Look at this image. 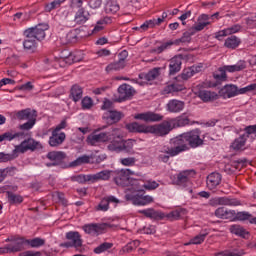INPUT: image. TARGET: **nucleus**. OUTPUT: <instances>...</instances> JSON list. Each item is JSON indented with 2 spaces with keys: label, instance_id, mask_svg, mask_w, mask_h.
<instances>
[{
  "label": "nucleus",
  "instance_id": "nucleus-36",
  "mask_svg": "<svg viewBox=\"0 0 256 256\" xmlns=\"http://www.w3.org/2000/svg\"><path fill=\"white\" fill-rule=\"evenodd\" d=\"M247 68V63L245 61L240 60L234 65L224 66V70L228 73H237V71H243V69Z\"/></svg>",
  "mask_w": 256,
  "mask_h": 256
},
{
  "label": "nucleus",
  "instance_id": "nucleus-31",
  "mask_svg": "<svg viewBox=\"0 0 256 256\" xmlns=\"http://www.w3.org/2000/svg\"><path fill=\"white\" fill-rule=\"evenodd\" d=\"M221 93L225 99H231L232 97H237V95H239L237 86L233 84L224 86L221 89Z\"/></svg>",
  "mask_w": 256,
  "mask_h": 256
},
{
  "label": "nucleus",
  "instance_id": "nucleus-16",
  "mask_svg": "<svg viewBox=\"0 0 256 256\" xmlns=\"http://www.w3.org/2000/svg\"><path fill=\"white\" fill-rule=\"evenodd\" d=\"M134 119L138 121H144L145 123H155L157 121H163V115L155 112L138 113L134 116Z\"/></svg>",
  "mask_w": 256,
  "mask_h": 256
},
{
  "label": "nucleus",
  "instance_id": "nucleus-5",
  "mask_svg": "<svg viewBox=\"0 0 256 256\" xmlns=\"http://www.w3.org/2000/svg\"><path fill=\"white\" fill-rule=\"evenodd\" d=\"M189 123L190 120L187 116H179L163 121L162 123H160L162 137H165V135H169V133H171L173 129L185 127L186 125H189Z\"/></svg>",
  "mask_w": 256,
  "mask_h": 256
},
{
  "label": "nucleus",
  "instance_id": "nucleus-62",
  "mask_svg": "<svg viewBox=\"0 0 256 256\" xmlns=\"http://www.w3.org/2000/svg\"><path fill=\"white\" fill-rule=\"evenodd\" d=\"M172 45H173L172 41L163 43L161 46L156 48V52L163 53V51H167V49H171Z\"/></svg>",
  "mask_w": 256,
  "mask_h": 256
},
{
  "label": "nucleus",
  "instance_id": "nucleus-8",
  "mask_svg": "<svg viewBox=\"0 0 256 256\" xmlns=\"http://www.w3.org/2000/svg\"><path fill=\"white\" fill-rule=\"evenodd\" d=\"M197 172L194 169L184 170L179 172L176 176H173V185H178V187H191V179L195 178Z\"/></svg>",
  "mask_w": 256,
  "mask_h": 256
},
{
  "label": "nucleus",
  "instance_id": "nucleus-35",
  "mask_svg": "<svg viewBox=\"0 0 256 256\" xmlns=\"http://www.w3.org/2000/svg\"><path fill=\"white\" fill-rule=\"evenodd\" d=\"M120 6L119 3H117L116 0H107L104 6V11L105 13H107L108 15H115V13H117V11H119Z\"/></svg>",
  "mask_w": 256,
  "mask_h": 256
},
{
  "label": "nucleus",
  "instance_id": "nucleus-25",
  "mask_svg": "<svg viewBox=\"0 0 256 256\" xmlns=\"http://www.w3.org/2000/svg\"><path fill=\"white\" fill-rule=\"evenodd\" d=\"M113 24V17L111 16H104L100 20L96 22V25L94 26L92 33H100V31H103L105 27L108 25Z\"/></svg>",
  "mask_w": 256,
  "mask_h": 256
},
{
  "label": "nucleus",
  "instance_id": "nucleus-43",
  "mask_svg": "<svg viewBox=\"0 0 256 256\" xmlns=\"http://www.w3.org/2000/svg\"><path fill=\"white\" fill-rule=\"evenodd\" d=\"M70 97L77 103V101H81L83 97V89L79 85H74L70 91Z\"/></svg>",
  "mask_w": 256,
  "mask_h": 256
},
{
  "label": "nucleus",
  "instance_id": "nucleus-58",
  "mask_svg": "<svg viewBox=\"0 0 256 256\" xmlns=\"http://www.w3.org/2000/svg\"><path fill=\"white\" fill-rule=\"evenodd\" d=\"M96 211H102L106 212L109 211V202H107V199L104 197L100 203L96 206Z\"/></svg>",
  "mask_w": 256,
  "mask_h": 256
},
{
  "label": "nucleus",
  "instance_id": "nucleus-61",
  "mask_svg": "<svg viewBox=\"0 0 256 256\" xmlns=\"http://www.w3.org/2000/svg\"><path fill=\"white\" fill-rule=\"evenodd\" d=\"M141 245V242L139 240H134L126 245V251L127 253H131V251H135L137 247Z\"/></svg>",
  "mask_w": 256,
  "mask_h": 256
},
{
  "label": "nucleus",
  "instance_id": "nucleus-18",
  "mask_svg": "<svg viewBox=\"0 0 256 256\" xmlns=\"http://www.w3.org/2000/svg\"><path fill=\"white\" fill-rule=\"evenodd\" d=\"M47 159H49V161H52V163H47L46 166L47 167H55L57 165H61V163H63V161H65V152L62 151H52L49 152L46 155Z\"/></svg>",
  "mask_w": 256,
  "mask_h": 256
},
{
  "label": "nucleus",
  "instance_id": "nucleus-38",
  "mask_svg": "<svg viewBox=\"0 0 256 256\" xmlns=\"http://www.w3.org/2000/svg\"><path fill=\"white\" fill-rule=\"evenodd\" d=\"M239 45H241V39L235 35L228 37L224 43V47L227 49H237Z\"/></svg>",
  "mask_w": 256,
  "mask_h": 256
},
{
  "label": "nucleus",
  "instance_id": "nucleus-32",
  "mask_svg": "<svg viewBox=\"0 0 256 256\" xmlns=\"http://www.w3.org/2000/svg\"><path fill=\"white\" fill-rule=\"evenodd\" d=\"M89 17V11L80 8L75 14L74 21L77 25H84V23L89 21Z\"/></svg>",
  "mask_w": 256,
  "mask_h": 256
},
{
  "label": "nucleus",
  "instance_id": "nucleus-9",
  "mask_svg": "<svg viewBox=\"0 0 256 256\" xmlns=\"http://www.w3.org/2000/svg\"><path fill=\"white\" fill-rule=\"evenodd\" d=\"M177 13H179V9L177 8L173 9L172 12L168 10L167 12H163L161 17L146 20L140 27H136L135 29L138 31H147L148 29H153L154 27L161 25V23H164L165 19H167L169 15H177Z\"/></svg>",
  "mask_w": 256,
  "mask_h": 256
},
{
  "label": "nucleus",
  "instance_id": "nucleus-41",
  "mask_svg": "<svg viewBox=\"0 0 256 256\" xmlns=\"http://www.w3.org/2000/svg\"><path fill=\"white\" fill-rule=\"evenodd\" d=\"M8 203L10 205H21L23 203V196L15 194L11 191L6 192Z\"/></svg>",
  "mask_w": 256,
  "mask_h": 256
},
{
  "label": "nucleus",
  "instance_id": "nucleus-51",
  "mask_svg": "<svg viewBox=\"0 0 256 256\" xmlns=\"http://www.w3.org/2000/svg\"><path fill=\"white\" fill-rule=\"evenodd\" d=\"M64 2V0H54L53 2L46 4L44 10L46 11V13H51L53 9H59V7H61V4Z\"/></svg>",
  "mask_w": 256,
  "mask_h": 256
},
{
  "label": "nucleus",
  "instance_id": "nucleus-63",
  "mask_svg": "<svg viewBox=\"0 0 256 256\" xmlns=\"http://www.w3.org/2000/svg\"><path fill=\"white\" fill-rule=\"evenodd\" d=\"M246 165H247L246 158H240L233 162V167H235V169H240V167H245Z\"/></svg>",
  "mask_w": 256,
  "mask_h": 256
},
{
  "label": "nucleus",
  "instance_id": "nucleus-21",
  "mask_svg": "<svg viewBox=\"0 0 256 256\" xmlns=\"http://www.w3.org/2000/svg\"><path fill=\"white\" fill-rule=\"evenodd\" d=\"M14 119H19V121L37 119V111L27 108L18 112H14Z\"/></svg>",
  "mask_w": 256,
  "mask_h": 256
},
{
  "label": "nucleus",
  "instance_id": "nucleus-57",
  "mask_svg": "<svg viewBox=\"0 0 256 256\" xmlns=\"http://www.w3.org/2000/svg\"><path fill=\"white\" fill-rule=\"evenodd\" d=\"M37 121V118H30L26 123L20 125V129L22 131H29V129H33L35 123Z\"/></svg>",
  "mask_w": 256,
  "mask_h": 256
},
{
  "label": "nucleus",
  "instance_id": "nucleus-23",
  "mask_svg": "<svg viewBox=\"0 0 256 256\" xmlns=\"http://www.w3.org/2000/svg\"><path fill=\"white\" fill-rule=\"evenodd\" d=\"M206 185L210 191H214V189H217V187L221 185V174L213 172L208 175Z\"/></svg>",
  "mask_w": 256,
  "mask_h": 256
},
{
  "label": "nucleus",
  "instance_id": "nucleus-11",
  "mask_svg": "<svg viewBox=\"0 0 256 256\" xmlns=\"http://www.w3.org/2000/svg\"><path fill=\"white\" fill-rule=\"evenodd\" d=\"M62 129H65V120H62L52 131V135L49 138L50 147H59L65 141V133H63Z\"/></svg>",
  "mask_w": 256,
  "mask_h": 256
},
{
  "label": "nucleus",
  "instance_id": "nucleus-64",
  "mask_svg": "<svg viewBox=\"0 0 256 256\" xmlns=\"http://www.w3.org/2000/svg\"><path fill=\"white\" fill-rule=\"evenodd\" d=\"M82 107L84 109H91L93 107V100L89 97H85L82 99Z\"/></svg>",
  "mask_w": 256,
  "mask_h": 256
},
{
  "label": "nucleus",
  "instance_id": "nucleus-54",
  "mask_svg": "<svg viewBox=\"0 0 256 256\" xmlns=\"http://www.w3.org/2000/svg\"><path fill=\"white\" fill-rule=\"evenodd\" d=\"M213 77L216 81H225V79H227V71L224 67L219 68L218 72H215Z\"/></svg>",
  "mask_w": 256,
  "mask_h": 256
},
{
  "label": "nucleus",
  "instance_id": "nucleus-37",
  "mask_svg": "<svg viewBox=\"0 0 256 256\" xmlns=\"http://www.w3.org/2000/svg\"><path fill=\"white\" fill-rule=\"evenodd\" d=\"M93 159V156L89 155H82L78 157L76 160L72 161L69 164V167H81V165H87L91 163V160Z\"/></svg>",
  "mask_w": 256,
  "mask_h": 256
},
{
  "label": "nucleus",
  "instance_id": "nucleus-46",
  "mask_svg": "<svg viewBox=\"0 0 256 256\" xmlns=\"http://www.w3.org/2000/svg\"><path fill=\"white\" fill-rule=\"evenodd\" d=\"M15 173H17V168L15 167L0 169V183H3L6 177H13Z\"/></svg>",
  "mask_w": 256,
  "mask_h": 256
},
{
  "label": "nucleus",
  "instance_id": "nucleus-15",
  "mask_svg": "<svg viewBox=\"0 0 256 256\" xmlns=\"http://www.w3.org/2000/svg\"><path fill=\"white\" fill-rule=\"evenodd\" d=\"M66 239H68L69 242L65 243V247H75V249L81 251L83 240H81V234H79V232H68Z\"/></svg>",
  "mask_w": 256,
  "mask_h": 256
},
{
  "label": "nucleus",
  "instance_id": "nucleus-2",
  "mask_svg": "<svg viewBox=\"0 0 256 256\" xmlns=\"http://www.w3.org/2000/svg\"><path fill=\"white\" fill-rule=\"evenodd\" d=\"M170 145L171 147L164 146L162 148V153H167L170 157H177V155H181V153H185V151L191 149L184 133L172 138L170 140Z\"/></svg>",
  "mask_w": 256,
  "mask_h": 256
},
{
  "label": "nucleus",
  "instance_id": "nucleus-26",
  "mask_svg": "<svg viewBox=\"0 0 256 256\" xmlns=\"http://www.w3.org/2000/svg\"><path fill=\"white\" fill-rule=\"evenodd\" d=\"M248 139H249V135H247V134L240 135L238 138H236L232 142L231 149H233V151L245 150V145H246Z\"/></svg>",
  "mask_w": 256,
  "mask_h": 256
},
{
  "label": "nucleus",
  "instance_id": "nucleus-47",
  "mask_svg": "<svg viewBox=\"0 0 256 256\" xmlns=\"http://www.w3.org/2000/svg\"><path fill=\"white\" fill-rule=\"evenodd\" d=\"M140 213L145 215V217H149L150 219H163V214L155 211L153 208L141 210Z\"/></svg>",
  "mask_w": 256,
  "mask_h": 256
},
{
  "label": "nucleus",
  "instance_id": "nucleus-27",
  "mask_svg": "<svg viewBox=\"0 0 256 256\" xmlns=\"http://www.w3.org/2000/svg\"><path fill=\"white\" fill-rule=\"evenodd\" d=\"M129 175H133V171H131V169H122L118 172L117 176L114 178L116 185H127Z\"/></svg>",
  "mask_w": 256,
  "mask_h": 256
},
{
  "label": "nucleus",
  "instance_id": "nucleus-19",
  "mask_svg": "<svg viewBox=\"0 0 256 256\" xmlns=\"http://www.w3.org/2000/svg\"><path fill=\"white\" fill-rule=\"evenodd\" d=\"M183 65V55H176L169 60V75H177Z\"/></svg>",
  "mask_w": 256,
  "mask_h": 256
},
{
  "label": "nucleus",
  "instance_id": "nucleus-45",
  "mask_svg": "<svg viewBox=\"0 0 256 256\" xmlns=\"http://www.w3.org/2000/svg\"><path fill=\"white\" fill-rule=\"evenodd\" d=\"M23 133L21 132H13L8 131L0 135V143L3 141H13V139H17L18 137H22Z\"/></svg>",
  "mask_w": 256,
  "mask_h": 256
},
{
  "label": "nucleus",
  "instance_id": "nucleus-50",
  "mask_svg": "<svg viewBox=\"0 0 256 256\" xmlns=\"http://www.w3.org/2000/svg\"><path fill=\"white\" fill-rule=\"evenodd\" d=\"M112 247H113V243L104 242L94 249V253H96V255H101V253H105V251H109V249H111Z\"/></svg>",
  "mask_w": 256,
  "mask_h": 256
},
{
  "label": "nucleus",
  "instance_id": "nucleus-60",
  "mask_svg": "<svg viewBox=\"0 0 256 256\" xmlns=\"http://www.w3.org/2000/svg\"><path fill=\"white\" fill-rule=\"evenodd\" d=\"M242 29L243 27L240 24H235L226 28V31L228 32V35H235V33H239Z\"/></svg>",
  "mask_w": 256,
  "mask_h": 256
},
{
  "label": "nucleus",
  "instance_id": "nucleus-44",
  "mask_svg": "<svg viewBox=\"0 0 256 256\" xmlns=\"http://www.w3.org/2000/svg\"><path fill=\"white\" fill-rule=\"evenodd\" d=\"M197 95L205 103H207V101H211V100L215 99V97H217V94H215V92H211V91L205 90V89L199 90Z\"/></svg>",
  "mask_w": 256,
  "mask_h": 256
},
{
  "label": "nucleus",
  "instance_id": "nucleus-42",
  "mask_svg": "<svg viewBox=\"0 0 256 256\" xmlns=\"http://www.w3.org/2000/svg\"><path fill=\"white\" fill-rule=\"evenodd\" d=\"M161 75V68H154L150 70L147 74H140V79H145V81H154L158 76Z\"/></svg>",
  "mask_w": 256,
  "mask_h": 256
},
{
  "label": "nucleus",
  "instance_id": "nucleus-49",
  "mask_svg": "<svg viewBox=\"0 0 256 256\" xmlns=\"http://www.w3.org/2000/svg\"><path fill=\"white\" fill-rule=\"evenodd\" d=\"M25 243H27V245H30V247L32 248H38V247H43V245H45V239L43 238H34L30 240L25 239Z\"/></svg>",
  "mask_w": 256,
  "mask_h": 256
},
{
  "label": "nucleus",
  "instance_id": "nucleus-22",
  "mask_svg": "<svg viewBox=\"0 0 256 256\" xmlns=\"http://www.w3.org/2000/svg\"><path fill=\"white\" fill-rule=\"evenodd\" d=\"M185 109V102L177 99L169 100L166 104V111L168 113H181Z\"/></svg>",
  "mask_w": 256,
  "mask_h": 256
},
{
  "label": "nucleus",
  "instance_id": "nucleus-53",
  "mask_svg": "<svg viewBox=\"0 0 256 256\" xmlns=\"http://www.w3.org/2000/svg\"><path fill=\"white\" fill-rule=\"evenodd\" d=\"M206 237H207V234H198L194 238L190 239V241L185 245H201V243L205 241Z\"/></svg>",
  "mask_w": 256,
  "mask_h": 256
},
{
  "label": "nucleus",
  "instance_id": "nucleus-52",
  "mask_svg": "<svg viewBox=\"0 0 256 256\" xmlns=\"http://www.w3.org/2000/svg\"><path fill=\"white\" fill-rule=\"evenodd\" d=\"M71 180L76 181V183H87L88 181L92 182V177H91V174H87V175L79 174L76 176H72Z\"/></svg>",
  "mask_w": 256,
  "mask_h": 256
},
{
  "label": "nucleus",
  "instance_id": "nucleus-6",
  "mask_svg": "<svg viewBox=\"0 0 256 256\" xmlns=\"http://www.w3.org/2000/svg\"><path fill=\"white\" fill-rule=\"evenodd\" d=\"M126 128L130 133H152L157 137H162L161 124L147 126L145 124H140L139 122H132L127 124Z\"/></svg>",
  "mask_w": 256,
  "mask_h": 256
},
{
  "label": "nucleus",
  "instance_id": "nucleus-17",
  "mask_svg": "<svg viewBox=\"0 0 256 256\" xmlns=\"http://www.w3.org/2000/svg\"><path fill=\"white\" fill-rule=\"evenodd\" d=\"M109 227L107 223L100 224H86L83 226V231L88 235H101Z\"/></svg>",
  "mask_w": 256,
  "mask_h": 256
},
{
  "label": "nucleus",
  "instance_id": "nucleus-34",
  "mask_svg": "<svg viewBox=\"0 0 256 256\" xmlns=\"http://www.w3.org/2000/svg\"><path fill=\"white\" fill-rule=\"evenodd\" d=\"M202 69L203 66L201 65L186 68L182 72V79L184 81H187V79H191V77H193V75H196V73H201Z\"/></svg>",
  "mask_w": 256,
  "mask_h": 256
},
{
  "label": "nucleus",
  "instance_id": "nucleus-30",
  "mask_svg": "<svg viewBox=\"0 0 256 256\" xmlns=\"http://www.w3.org/2000/svg\"><path fill=\"white\" fill-rule=\"evenodd\" d=\"M85 56L81 51L69 52L65 58L66 65H73V63H79Z\"/></svg>",
  "mask_w": 256,
  "mask_h": 256
},
{
  "label": "nucleus",
  "instance_id": "nucleus-1",
  "mask_svg": "<svg viewBox=\"0 0 256 256\" xmlns=\"http://www.w3.org/2000/svg\"><path fill=\"white\" fill-rule=\"evenodd\" d=\"M45 31H49V24H38L35 27L28 28L24 31L26 39L23 42V47L26 51L35 52L37 49V41H43L46 34Z\"/></svg>",
  "mask_w": 256,
  "mask_h": 256
},
{
  "label": "nucleus",
  "instance_id": "nucleus-29",
  "mask_svg": "<svg viewBox=\"0 0 256 256\" xmlns=\"http://www.w3.org/2000/svg\"><path fill=\"white\" fill-rule=\"evenodd\" d=\"M236 212L235 210H230L225 207H219L215 211V216L218 219H235Z\"/></svg>",
  "mask_w": 256,
  "mask_h": 256
},
{
  "label": "nucleus",
  "instance_id": "nucleus-3",
  "mask_svg": "<svg viewBox=\"0 0 256 256\" xmlns=\"http://www.w3.org/2000/svg\"><path fill=\"white\" fill-rule=\"evenodd\" d=\"M114 133H117L118 136H114L110 140V145L107 146L108 151H114L115 153H131L133 151V142L130 140L124 141L121 137V129L113 128Z\"/></svg>",
  "mask_w": 256,
  "mask_h": 256
},
{
  "label": "nucleus",
  "instance_id": "nucleus-10",
  "mask_svg": "<svg viewBox=\"0 0 256 256\" xmlns=\"http://www.w3.org/2000/svg\"><path fill=\"white\" fill-rule=\"evenodd\" d=\"M125 199L126 201H131L133 205H138V207H144L145 205L153 203V197L145 195L143 190H137L133 194H126Z\"/></svg>",
  "mask_w": 256,
  "mask_h": 256
},
{
  "label": "nucleus",
  "instance_id": "nucleus-20",
  "mask_svg": "<svg viewBox=\"0 0 256 256\" xmlns=\"http://www.w3.org/2000/svg\"><path fill=\"white\" fill-rule=\"evenodd\" d=\"M211 23H213V21L210 20L209 14H201L197 19V23L192 26V31H203V29L211 25Z\"/></svg>",
  "mask_w": 256,
  "mask_h": 256
},
{
  "label": "nucleus",
  "instance_id": "nucleus-28",
  "mask_svg": "<svg viewBox=\"0 0 256 256\" xmlns=\"http://www.w3.org/2000/svg\"><path fill=\"white\" fill-rule=\"evenodd\" d=\"M123 117V114L116 110H109L108 112L104 113L103 118L106 119L107 123L113 125V123H119Z\"/></svg>",
  "mask_w": 256,
  "mask_h": 256
},
{
  "label": "nucleus",
  "instance_id": "nucleus-12",
  "mask_svg": "<svg viewBox=\"0 0 256 256\" xmlns=\"http://www.w3.org/2000/svg\"><path fill=\"white\" fill-rule=\"evenodd\" d=\"M186 140L188 141V145L192 149H197L203 143V139H201V131L199 129L192 130L190 132L184 133Z\"/></svg>",
  "mask_w": 256,
  "mask_h": 256
},
{
  "label": "nucleus",
  "instance_id": "nucleus-55",
  "mask_svg": "<svg viewBox=\"0 0 256 256\" xmlns=\"http://www.w3.org/2000/svg\"><path fill=\"white\" fill-rule=\"evenodd\" d=\"M143 187L146 191H155V189L159 188V184L157 181L148 180L143 184Z\"/></svg>",
  "mask_w": 256,
  "mask_h": 256
},
{
  "label": "nucleus",
  "instance_id": "nucleus-14",
  "mask_svg": "<svg viewBox=\"0 0 256 256\" xmlns=\"http://www.w3.org/2000/svg\"><path fill=\"white\" fill-rule=\"evenodd\" d=\"M39 147H41V143L35 141V139L29 138L16 146L15 151L16 153H25L27 151H35V149H39Z\"/></svg>",
  "mask_w": 256,
  "mask_h": 256
},
{
  "label": "nucleus",
  "instance_id": "nucleus-33",
  "mask_svg": "<svg viewBox=\"0 0 256 256\" xmlns=\"http://www.w3.org/2000/svg\"><path fill=\"white\" fill-rule=\"evenodd\" d=\"M222 256H243L245 255V250L238 246H230L227 249L220 252Z\"/></svg>",
  "mask_w": 256,
  "mask_h": 256
},
{
  "label": "nucleus",
  "instance_id": "nucleus-39",
  "mask_svg": "<svg viewBox=\"0 0 256 256\" xmlns=\"http://www.w3.org/2000/svg\"><path fill=\"white\" fill-rule=\"evenodd\" d=\"M91 177H92V183H95V181H109L111 177V171L103 170L96 174H91Z\"/></svg>",
  "mask_w": 256,
  "mask_h": 256
},
{
  "label": "nucleus",
  "instance_id": "nucleus-56",
  "mask_svg": "<svg viewBox=\"0 0 256 256\" xmlns=\"http://www.w3.org/2000/svg\"><path fill=\"white\" fill-rule=\"evenodd\" d=\"M235 217L238 221H249V223H251V219H253L249 212H238Z\"/></svg>",
  "mask_w": 256,
  "mask_h": 256
},
{
  "label": "nucleus",
  "instance_id": "nucleus-7",
  "mask_svg": "<svg viewBox=\"0 0 256 256\" xmlns=\"http://www.w3.org/2000/svg\"><path fill=\"white\" fill-rule=\"evenodd\" d=\"M4 247H0V255H5V253H19L23 251L25 245V238L19 236H11L7 238Z\"/></svg>",
  "mask_w": 256,
  "mask_h": 256
},
{
  "label": "nucleus",
  "instance_id": "nucleus-59",
  "mask_svg": "<svg viewBox=\"0 0 256 256\" xmlns=\"http://www.w3.org/2000/svg\"><path fill=\"white\" fill-rule=\"evenodd\" d=\"M135 157L121 158L120 163L124 165V167H133L136 163Z\"/></svg>",
  "mask_w": 256,
  "mask_h": 256
},
{
  "label": "nucleus",
  "instance_id": "nucleus-13",
  "mask_svg": "<svg viewBox=\"0 0 256 256\" xmlns=\"http://www.w3.org/2000/svg\"><path fill=\"white\" fill-rule=\"evenodd\" d=\"M211 205H224L227 207H239L241 201L231 196L216 197L210 200Z\"/></svg>",
  "mask_w": 256,
  "mask_h": 256
},
{
  "label": "nucleus",
  "instance_id": "nucleus-4",
  "mask_svg": "<svg viewBox=\"0 0 256 256\" xmlns=\"http://www.w3.org/2000/svg\"><path fill=\"white\" fill-rule=\"evenodd\" d=\"M115 127H110L104 132H99V130L94 131L87 137L88 145L97 147L100 143H107L111 141L112 137H119V134L115 132Z\"/></svg>",
  "mask_w": 256,
  "mask_h": 256
},
{
  "label": "nucleus",
  "instance_id": "nucleus-40",
  "mask_svg": "<svg viewBox=\"0 0 256 256\" xmlns=\"http://www.w3.org/2000/svg\"><path fill=\"white\" fill-rule=\"evenodd\" d=\"M230 232L233 235H237L238 237H242L243 239H247V235H249V232L245 230V228H243V226L241 225H232L230 227Z\"/></svg>",
  "mask_w": 256,
  "mask_h": 256
},
{
  "label": "nucleus",
  "instance_id": "nucleus-24",
  "mask_svg": "<svg viewBox=\"0 0 256 256\" xmlns=\"http://www.w3.org/2000/svg\"><path fill=\"white\" fill-rule=\"evenodd\" d=\"M118 93H119V99H121L122 101H125L127 99H130V97H133V93H135V90L131 85L122 84L118 88Z\"/></svg>",
  "mask_w": 256,
  "mask_h": 256
},
{
  "label": "nucleus",
  "instance_id": "nucleus-48",
  "mask_svg": "<svg viewBox=\"0 0 256 256\" xmlns=\"http://www.w3.org/2000/svg\"><path fill=\"white\" fill-rule=\"evenodd\" d=\"M121 69H125V64L123 62H120L119 60L114 63H110L108 66H106V73H111V71H121Z\"/></svg>",
  "mask_w": 256,
  "mask_h": 256
}]
</instances>
